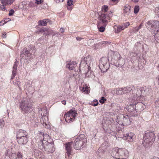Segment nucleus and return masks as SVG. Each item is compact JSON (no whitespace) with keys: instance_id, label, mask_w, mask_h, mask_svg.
<instances>
[{"instance_id":"f257e3e1","label":"nucleus","mask_w":159,"mask_h":159,"mask_svg":"<svg viewBox=\"0 0 159 159\" xmlns=\"http://www.w3.org/2000/svg\"><path fill=\"white\" fill-rule=\"evenodd\" d=\"M156 136L153 132L147 131L143 137V144L145 148H148L153 144Z\"/></svg>"},{"instance_id":"f03ea898","label":"nucleus","mask_w":159,"mask_h":159,"mask_svg":"<svg viewBox=\"0 0 159 159\" xmlns=\"http://www.w3.org/2000/svg\"><path fill=\"white\" fill-rule=\"evenodd\" d=\"M147 29L155 36L159 33V21L157 20H149L146 24Z\"/></svg>"},{"instance_id":"7ed1b4c3","label":"nucleus","mask_w":159,"mask_h":159,"mask_svg":"<svg viewBox=\"0 0 159 159\" xmlns=\"http://www.w3.org/2000/svg\"><path fill=\"white\" fill-rule=\"evenodd\" d=\"M132 120L131 118L129 116H125L123 114L117 116L116 118V121L119 124L124 126L129 125Z\"/></svg>"},{"instance_id":"20e7f679","label":"nucleus","mask_w":159,"mask_h":159,"mask_svg":"<svg viewBox=\"0 0 159 159\" xmlns=\"http://www.w3.org/2000/svg\"><path fill=\"white\" fill-rule=\"evenodd\" d=\"M20 107L21 111L23 113L26 114H28L29 113H32L33 112L32 108V105L28 100L26 99H23L21 101Z\"/></svg>"},{"instance_id":"39448f33","label":"nucleus","mask_w":159,"mask_h":159,"mask_svg":"<svg viewBox=\"0 0 159 159\" xmlns=\"http://www.w3.org/2000/svg\"><path fill=\"white\" fill-rule=\"evenodd\" d=\"M108 59L106 57H102L99 61V68L102 72H106L109 68Z\"/></svg>"},{"instance_id":"423d86ee","label":"nucleus","mask_w":159,"mask_h":159,"mask_svg":"<svg viewBox=\"0 0 159 159\" xmlns=\"http://www.w3.org/2000/svg\"><path fill=\"white\" fill-rule=\"evenodd\" d=\"M41 134L43 135V140L42 142H41V145L39 146V148L43 150H46V147L47 146H51L52 147L53 144L51 143H49L46 140V139H48L50 138L49 135L47 134H45L43 133L42 132Z\"/></svg>"},{"instance_id":"0eeeda50","label":"nucleus","mask_w":159,"mask_h":159,"mask_svg":"<svg viewBox=\"0 0 159 159\" xmlns=\"http://www.w3.org/2000/svg\"><path fill=\"white\" fill-rule=\"evenodd\" d=\"M77 112L75 110L71 109L64 115V117L65 121L67 122H72L75 119Z\"/></svg>"},{"instance_id":"6e6552de","label":"nucleus","mask_w":159,"mask_h":159,"mask_svg":"<svg viewBox=\"0 0 159 159\" xmlns=\"http://www.w3.org/2000/svg\"><path fill=\"white\" fill-rule=\"evenodd\" d=\"M130 100L132 103L128 105L126 107V109L132 116L134 117L137 116L138 114L137 113L134 104L133 103V98L131 99Z\"/></svg>"},{"instance_id":"1a4fd4ad","label":"nucleus","mask_w":159,"mask_h":159,"mask_svg":"<svg viewBox=\"0 0 159 159\" xmlns=\"http://www.w3.org/2000/svg\"><path fill=\"white\" fill-rule=\"evenodd\" d=\"M133 103L134 104L135 108L137 112H140L143 111L146 107V106L142 102H137L136 103L135 99L136 97H133Z\"/></svg>"},{"instance_id":"9d476101","label":"nucleus","mask_w":159,"mask_h":159,"mask_svg":"<svg viewBox=\"0 0 159 159\" xmlns=\"http://www.w3.org/2000/svg\"><path fill=\"white\" fill-rule=\"evenodd\" d=\"M73 143V148H74L76 150H80L82 149H83V148L85 147V143H84L82 141H80L77 140V139H75V140Z\"/></svg>"},{"instance_id":"9b49d317","label":"nucleus","mask_w":159,"mask_h":159,"mask_svg":"<svg viewBox=\"0 0 159 159\" xmlns=\"http://www.w3.org/2000/svg\"><path fill=\"white\" fill-rule=\"evenodd\" d=\"M118 153L119 156L118 159H126L128 156V152L125 148H119Z\"/></svg>"},{"instance_id":"f8f14e48","label":"nucleus","mask_w":159,"mask_h":159,"mask_svg":"<svg viewBox=\"0 0 159 159\" xmlns=\"http://www.w3.org/2000/svg\"><path fill=\"white\" fill-rule=\"evenodd\" d=\"M31 55V54L29 51L27 50L26 49L24 48L20 53V60L23 58L25 60L29 59V57Z\"/></svg>"},{"instance_id":"ddd939ff","label":"nucleus","mask_w":159,"mask_h":159,"mask_svg":"<svg viewBox=\"0 0 159 159\" xmlns=\"http://www.w3.org/2000/svg\"><path fill=\"white\" fill-rule=\"evenodd\" d=\"M118 55L119 57L117 58L118 59L117 61L116 62H114L113 65L116 67H121L125 64L124 59L120 57L119 54H118Z\"/></svg>"},{"instance_id":"4468645a","label":"nucleus","mask_w":159,"mask_h":159,"mask_svg":"<svg viewBox=\"0 0 159 159\" xmlns=\"http://www.w3.org/2000/svg\"><path fill=\"white\" fill-rule=\"evenodd\" d=\"M29 137L16 138L18 143L21 145H25L28 141Z\"/></svg>"},{"instance_id":"2eb2a0df","label":"nucleus","mask_w":159,"mask_h":159,"mask_svg":"<svg viewBox=\"0 0 159 159\" xmlns=\"http://www.w3.org/2000/svg\"><path fill=\"white\" fill-rule=\"evenodd\" d=\"M122 89L124 94L129 92L133 93V91L135 89V88L133 85H129L125 87H122Z\"/></svg>"},{"instance_id":"dca6fc26","label":"nucleus","mask_w":159,"mask_h":159,"mask_svg":"<svg viewBox=\"0 0 159 159\" xmlns=\"http://www.w3.org/2000/svg\"><path fill=\"white\" fill-rule=\"evenodd\" d=\"M73 143V142H69L66 143L65 144V148L66 151V153L68 157H69L71 155L72 151L71 146L72 143Z\"/></svg>"},{"instance_id":"f3484780","label":"nucleus","mask_w":159,"mask_h":159,"mask_svg":"<svg viewBox=\"0 0 159 159\" xmlns=\"http://www.w3.org/2000/svg\"><path fill=\"white\" fill-rule=\"evenodd\" d=\"M39 32L47 35H50L54 33L53 31L48 28H42L39 30Z\"/></svg>"},{"instance_id":"a211bd4d","label":"nucleus","mask_w":159,"mask_h":159,"mask_svg":"<svg viewBox=\"0 0 159 159\" xmlns=\"http://www.w3.org/2000/svg\"><path fill=\"white\" fill-rule=\"evenodd\" d=\"M66 67L70 70H73L77 66V63L75 61H68L67 62Z\"/></svg>"},{"instance_id":"6ab92c4d","label":"nucleus","mask_w":159,"mask_h":159,"mask_svg":"<svg viewBox=\"0 0 159 159\" xmlns=\"http://www.w3.org/2000/svg\"><path fill=\"white\" fill-rule=\"evenodd\" d=\"M16 138L28 137L27 132L25 130L20 129L16 134Z\"/></svg>"},{"instance_id":"aec40b11","label":"nucleus","mask_w":159,"mask_h":159,"mask_svg":"<svg viewBox=\"0 0 159 159\" xmlns=\"http://www.w3.org/2000/svg\"><path fill=\"white\" fill-rule=\"evenodd\" d=\"M124 139H126L128 141L132 142L133 141V137L134 134L132 133L124 134Z\"/></svg>"},{"instance_id":"412c9836","label":"nucleus","mask_w":159,"mask_h":159,"mask_svg":"<svg viewBox=\"0 0 159 159\" xmlns=\"http://www.w3.org/2000/svg\"><path fill=\"white\" fill-rule=\"evenodd\" d=\"M110 108L115 112H118L121 109L120 107L118 106V104L114 103L111 104Z\"/></svg>"},{"instance_id":"4be33fe9","label":"nucleus","mask_w":159,"mask_h":159,"mask_svg":"<svg viewBox=\"0 0 159 159\" xmlns=\"http://www.w3.org/2000/svg\"><path fill=\"white\" fill-rule=\"evenodd\" d=\"M119 149L117 148H115L112 150L111 153V156L114 158L118 159L119 156Z\"/></svg>"},{"instance_id":"5701e85b","label":"nucleus","mask_w":159,"mask_h":159,"mask_svg":"<svg viewBox=\"0 0 159 159\" xmlns=\"http://www.w3.org/2000/svg\"><path fill=\"white\" fill-rule=\"evenodd\" d=\"M99 20V21L98 22L97 26L100 25L102 26L106 27L108 23V21L107 20L102 19V20Z\"/></svg>"},{"instance_id":"b1692460","label":"nucleus","mask_w":159,"mask_h":159,"mask_svg":"<svg viewBox=\"0 0 159 159\" xmlns=\"http://www.w3.org/2000/svg\"><path fill=\"white\" fill-rule=\"evenodd\" d=\"M39 113L41 114V116H42V119L43 120V117L46 116L48 113L47 109H44L39 110Z\"/></svg>"},{"instance_id":"393cba45","label":"nucleus","mask_w":159,"mask_h":159,"mask_svg":"<svg viewBox=\"0 0 159 159\" xmlns=\"http://www.w3.org/2000/svg\"><path fill=\"white\" fill-rule=\"evenodd\" d=\"M16 156L15 158H14L12 159H24V157L23 153L20 151H18L16 153Z\"/></svg>"},{"instance_id":"a878e982","label":"nucleus","mask_w":159,"mask_h":159,"mask_svg":"<svg viewBox=\"0 0 159 159\" xmlns=\"http://www.w3.org/2000/svg\"><path fill=\"white\" fill-rule=\"evenodd\" d=\"M98 13V19L99 20H102V19L106 20V19L107 18V15L106 14L102 13L101 12Z\"/></svg>"},{"instance_id":"bb28decb","label":"nucleus","mask_w":159,"mask_h":159,"mask_svg":"<svg viewBox=\"0 0 159 159\" xmlns=\"http://www.w3.org/2000/svg\"><path fill=\"white\" fill-rule=\"evenodd\" d=\"M76 139L80 141H82L84 143H86L87 142V139L86 138L84 134H81L80 135L78 138H77Z\"/></svg>"},{"instance_id":"cd10ccee","label":"nucleus","mask_w":159,"mask_h":159,"mask_svg":"<svg viewBox=\"0 0 159 159\" xmlns=\"http://www.w3.org/2000/svg\"><path fill=\"white\" fill-rule=\"evenodd\" d=\"M131 7L128 5H126L124 7V12L128 15L130 12Z\"/></svg>"},{"instance_id":"c85d7f7f","label":"nucleus","mask_w":159,"mask_h":159,"mask_svg":"<svg viewBox=\"0 0 159 159\" xmlns=\"http://www.w3.org/2000/svg\"><path fill=\"white\" fill-rule=\"evenodd\" d=\"M105 152V151L103 150L100 148L97 151V154L99 157H102Z\"/></svg>"},{"instance_id":"c756f323","label":"nucleus","mask_w":159,"mask_h":159,"mask_svg":"<svg viewBox=\"0 0 159 159\" xmlns=\"http://www.w3.org/2000/svg\"><path fill=\"white\" fill-rule=\"evenodd\" d=\"M117 29L115 30V32L116 33H118L125 29V27L124 25L118 26H117Z\"/></svg>"},{"instance_id":"7c9ffc66","label":"nucleus","mask_w":159,"mask_h":159,"mask_svg":"<svg viewBox=\"0 0 159 159\" xmlns=\"http://www.w3.org/2000/svg\"><path fill=\"white\" fill-rule=\"evenodd\" d=\"M18 61H16L15 62L13 67V70L12 72H13L14 74H15V72L16 73V70L17 67V64Z\"/></svg>"},{"instance_id":"2f4dec72","label":"nucleus","mask_w":159,"mask_h":159,"mask_svg":"<svg viewBox=\"0 0 159 159\" xmlns=\"http://www.w3.org/2000/svg\"><path fill=\"white\" fill-rule=\"evenodd\" d=\"M116 93L118 95L123 94L122 92V88L117 89L116 90Z\"/></svg>"},{"instance_id":"473e14b6","label":"nucleus","mask_w":159,"mask_h":159,"mask_svg":"<svg viewBox=\"0 0 159 159\" xmlns=\"http://www.w3.org/2000/svg\"><path fill=\"white\" fill-rule=\"evenodd\" d=\"M38 24L39 25L45 26L47 25L46 21L44 19L43 20H39L38 22Z\"/></svg>"},{"instance_id":"72a5a7b5","label":"nucleus","mask_w":159,"mask_h":159,"mask_svg":"<svg viewBox=\"0 0 159 159\" xmlns=\"http://www.w3.org/2000/svg\"><path fill=\"white\" fill-rule=\"evenodd\" d=\"M41 152L38 149H35L34 151V154L36 156H39L41 154Z\"/></svg>"},{"instance_id":"f704fd0d","label":"nucleus","mask_w":159,"mask_h":159,"mask_svg":"<svg viewBox=\"0 0 159 159\" xmlns=\"http://www.w3.org/2000/svg\"><path fill=\"white\" fill-rule=\"evenodd\" d=\"M97 27L100 32H103L105 30V28L106 27L102 26L99 25V26H97Z\"/></svg>"},{"instance_id":"c9c22d12","label":"nucleus","mask_w":159,"mask_h":159,"mask_svg":"<svg viewBox=\"0 0 159 159\" xmlns=\"http://www.w3.org/2000/svg\"><path fill=\"white\" fill-rule=\"evenodd\" d=\"M139 10V6H135L134 8V12L135 14L137 13Z\"/></svg>"},{"instance_id":"e433bc0d","label":"nucleus","mask_w":159,"mask_h":159,"mask_svg":"<svg viewBox=\"0 0 159 159\" xmlns=\"http://www.w3.org/2000/svg\"><path fill=\"white\" fill-rule=\"evenodd\" d=\"M98 104V101L97 100H94L93 101L92 103L91 104L92 105L94 106H97Z\"/></svg>"},{"instance_id":"4c0bfd02","label":"nucleus","mask_w":159,"mask_h":159,"mask_svg":"<svg viewBox=\"0 0 159 159\" xmlns=\"http://www.w3.org/2000/svg\"><path fill=\"white\" fill-rule=\"evenodd\" d=\"M74 1L75 2V0H68L67 3L68 6H70L73 4Z\"/></svg>"},{"instance_id":"58836bf2","label":"nucleus","mask_w":159,"mask_h":159,"mask_svg":"<svg viewBox=\"0 0 159 159\" xmlns=\"http://www.w3.org/2000/svg\"><path fill=\"white\" fill-rule=\"evenodd\" d=\"M13 84L14 85L16 86H18L19 89H20V82L19 81H17L13 82Z\"/></svg>"},{"instance_id":"ea45409f","label":"nucleus","mask_w":159,"mask_h":159,"mask_svg":"<svg viewBox=\"0 0 159 159\" xmlns=\"http://www.w3.org/2000/svg\"><path fill=\"white\" fill-rule=\"evenodd\" d=\"M88 44L89 46H91L94 44V41L92 39H90L89 40L88 42Z\"/></svg>"},{"instance_id":"a19ab883","label":"nucleus","mask_w":159,"mask_h":159,"mask_svg":"<svg viewBox=\"0 0 159 159\" xmlns=\"http://www.w3.org/2000/svg\"><path fill=\"white\" fill-rule=\"evenodd\" d=\"M106 100V99L104 97H102L101 98V99L99 100V102L103 104L105 102V101Z\"/></svg>"},{"instance_id":"79ce46f5","label":"nucleus","mask_w":159,"mask_h":159,"mask_svg":"<svg viewBox=\"0 0 159 159\" xmlns=\"http://www.w3.org/2000/svg\"><path fill=\"white\" fill-rule=\"evenodd\" d=\"M4 125V120H0V127L2 128Z\"/></svg>"},{"instance_id":"37998d69","label":"nucleus","mask_w":159,"mask_h":159,"mask_svg":"<svg viewBox=\"0 0 159 159\" xmlns=\"http://www.w3.org/2000/svg\"><path fill=\"white\" fill-rule=\"evenodd\" d=\"M155 12L157 13L158 17H159V7H157L155 9Z\"/></svg>"},{"instance_id":"c03bdc74","label":"nucleus","mask_w":159,"mask_h":159,"mask_svg":"<svg viewBox=\"0 0 159 159\" xmlns=\"http://www.w3.org/2000/svg\"><path fill=\"white\" fill-rule=\"evenodd\" d=\"M108 7L107 6L104 5L103 6L102 9L104 12H106L108 10Z\"/></svg>"},{"instance_id":"a18cd8bd","label":"nucleus","mask_w":159,"mask_h":159,"mask_svg":"<svg viewBox=\"0 0 159 159\" xmlns=\"http://www.w3.org/2000/svg\"><path fill=\"white\" fill-rule=\"evenodd\" d=\"M43 2L42 0H35V3L37 5H39Z\"/></svg>"},{"instance_id":"49530a36","label":"nucleus","mask_w":159,"mask_h":159,"mask_svg":"<svg viewBox=\"0 0 159 159\" xmlns=\"http://www.w3.org/2000/svg\"><path fill=\"white\" fill-rule=\"evenodd\" d=\"M112 12L111 11H110L109 12V14L107 15V19H109L111 18V17H112Z\"/></svg>"},{"instance_id":"de8ad7c7","label":"nucleus","mask_w":159,"mask_h":159,"mask_svg":"<svg viewBox=\"0 0 159 159\" xmlns=\"http://www.w3.org/2000/svg\"><path fill=\"white\" fill-rule=\"evenodd\" d=\"M14 12V10L13 9H11L9 11L8 15L9 16H12Z\"/></svg>"},{"instance_id":"09e8293b","label":"nucleus","mask_w":159,"mask_h":159,"mask_svg":"<svg viewBox=\"0 0 159 159\" xmlns=\"http://www.w3.org/2000/svg\"><path fill=\"white\" fill-rule=\"evenodd\" d=\"M82 90L85 93H88V88H85L84 87H83L82 88Z\"/></svg>"},{"instance_id":"8fccbe9b","label":"nucleus","mask_w":159,"mask_h":159,"mask_svg":"<svg viewBox=\"0 0 159 159\" xmlns=\"http://www.w3.org/2000/svg\"><path fill=\"white\" fill-rule=\"evenodd\" d=\"M5 4H2V6H0V9L3 11H5V7L4 6Z\"/></svg>"},{"instance_id":"3c124183","label":"nucleus","mask_w":159,"mask_h":159,"mask_svg":"<svg viewBox=\"0 0 159 159\" xmlns=\"http://www.w3.org/2000/svg\"><path fill=\"white\" fill-rule=\"evenodd\" d=\"M46 21V23L47 24V23H49V24H52V21L49 20L48 19H44Z\"/></svg>"},{"instance_id":"603ef678","label":"nucleus","mask_w":159,"mask_h":159,"mask_svg":"<svg viewBox=\"0 0 159 159\" xmlns=\"http://www.w3.org/2000/svg\"><path fill=\"white\" fill-rule=\"evenodd\" d=\"M130 24L129 22H127L124 24V26L125 27V28H127L129 25Z\"/></svg>"},{"instance_id":"864d4df0","label":"nucleus","mask_w":159,"mask_h":159,"mask_svg":"<svg viewBox=\"0 0 159 159\" xmlns=\"http://www.w3.org/2000/svg\"><path fill=\"white\" fill-rule=\"evenodd\" d=\"M139 91H140L141 92V93H143V91L144 92V89L143 87L140 88Z\"/></svg>"},{"instance_id":"5fc2aeb1","label":"nucleus","mask_w":159,"mask_h":159,"mask_svg":"<svg viewBox=\"0 0 159 159\" xmlns=\"http://www.w3.org/2000/svg\"><path fill=\"white\" fill-rule=\"evenodd\" d=\"M11 20V19L9 18L5 19V20L3 21L5 23H7V22H8Z\"/></svg>"},{"instance_id":"6e6d98bb","label":"nucleus","mask_w":159,"mask_h":159,"mask_svg":"<svg viewBox=\"0 0 159 159\" xmlns=\"http://www.w3.org/2000/svg\"><path fill=\"white\" fill-rule=\"evenodd\" d=\"M16 72H15V74H14L13 72H12V76L11 77V80H12L15 77V76L16 75Z\"/></svg>"},{"instance_id":"4d7b16f0","label":"nucleus","mask_w":159,"mask_h":159,"mask_svg":"<svg viewBox=\"0 0 159 159\" xmlns=\"http://www.w3.org/2000/svg\"><path fill=\"white\" fill-rule=\"evenodd\" d=\"M142 25L141 24L136 29V31H138L141 28Z\"/></svg>"},{"instance_id":"13d9d810","label":"nucleus","mask_w":159,"mask_h":159,"mask_svg":"<svg viewBox=\"0 0 159 159\" xmlns=\"http://www.w3.org/2000/svg\"><path fill=\"white\" fill-rule=\"evenodd\" d=\"M102 43V44H109L110 43V42H108V41H104L102 42L101 43Z\"/></svg>"},{"instance_id":"bf43d9fd","label":"nucleus","mask_w":159,"mask_h":159,"mask_svg":"<svg viewBox=\"0 0 159 159\" xmlns=\"http://www.w3.org/2000/svg\"><path fill=\"white\" fill-rule=\"evenodd\" d=\"M10 0H7L6 2H5V5H6V4H7V5H8L9 4H11V3H10Z\"/></svg>"},{"instance_id":"052dcab7","label":"nucleus","mask_w":159,"mask_h":159,"mask_svg":"<svg viewBox=\"0 0 159 159\" xmlns=\"http://www.w3.org/2000/svg\"><path fill=\"white\" fill-rule=\"evenodd\" d=\"M7 0H1V2L2 3V4H5V2H6Z\"/></svg>"},{"instance_id":"680f3d73","label":"nucleus","mask_w":159,"mask_h":159,"mask_svg":"<svg viewBox=\"0 0 159 159\" xmlns=\"http://www.w3.org/2000/svg\"><path fill=\"white\" fill-rule=\"evenodd\" d=\"M64 0H55L57 3H59L60 2H63Z\"/></svg>"},{"instance_id":"e2e57ef3","label":"nucleus","mask_w":159,"mask_h":159,"mask_svg":"<svg viewBox=\"0 0 159 159\" xmlns=\"http://www.w3.org/2000/svg\"><path fill=\"white\" fill-rule=\"evenodd\" d=\"M3 22H4L3 20L0 22V25H3L5 24L4 22V23H2Z\"/></svg>"},{"instance_id":"0e129e2a","label":"nucleus","mask_w":159,"mask_h":159,"mask_svg":"<svg viewBox=\"0 0 159 159\" xmlns=\"http://www.w3.org/2000/svg\"><path fill=\"white\" fill-rule=\"evenodd\" d=\"M155 104L156 105H159V100L155 102Z\"/></svg>"},{"instance_id":"69168bd1","label":"nucleus","mask_w":159,"mask_h":159,"mask_svg":"<svg viewBox=\"0 0 159 159\" xmlns=\"http://www.w3.org/2000/svg\"><path fill=\"white\" fill-rule=\"evenodd\" d=\"M2 34V36L3 37V38H6V34H4L3 33Z\"/></svg>"},{"instance_id":"338daca9","label":"nucleus","mask_w":159,"mask_h":159,"mask_svg":"<svg viewBox=\"0 0 159 159\" xmlns=\"http://www.w3.org/2000/svg\"><path fill=\"white\" fill-rule=\"evenodd\" d=\"M60 30L61 31V32H62V33L64 32V28H61L60 29Z\"/></svg>"},{"instance_id":"774afa93","label":"nucleus","mask_w":159,"mask_h":159,"mask_svg":"<svg viewBox=\"0 0 159 159\" xmlns=\"http://www.w3.org/2000/svg\"><path fill=\"white\" fill-rule=\"evenodd\" d=\"M151 159H159V158L157 157H154Z\"/></svg>"}]
</instances>
